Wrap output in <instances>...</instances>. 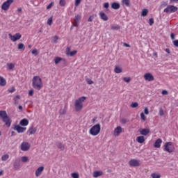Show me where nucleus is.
<instances>
[{
  "instance_id": "nucleus-1",
  "label": "nucleus",
  "mask_w": 178,
  "mask_h": 178,
  "mask_svg": "<svg viewBox=\"0 0 178 178\" xmlns=\"http://www.w3.org/2000/svg\"><path fill=\"white\" fill-rule=\"evenodd\" d=\"M86 99H87V97L86 96H82L75 100L74 104L75 111L81 112V111H83Z\"/></svg>"
},
{
  "instance_id": "nucleus-2",
  "label": "nucleus",
  "mask_w": 178,
  "mask_h": 178,
  "mask_svg": "<svg viewBox=\"0 0 178 178\" xmlns=\"http://www.w3.org/2000/svg\"><path fill=\"white\" fill-rule=\"evenodd\" d=\"M32 86L35 90H40L42 88V79L39 76H33L32 79Z\"/></svg>"
},
{
  "instance_id": "nucleus-3",
  "label": "nucleus",
  "mask_w": 178,
  "mask_h": 178,
  "mask_svg": "<svg viewBox=\"0 0 178 178\" xmlns=\"http://www.w3.org/2000/svg\"><path fill=\"white\" fill-rule=\"evenodd\" d=\"M101 133V124H96L89 130L90 136H98Z\"/></svg>"
},
{
  "instance_id": "nucleus-4",
  "label": "nucleus",
  "mask_w": 178,
  "mask_h": 178,
  "mask_svg": "<svg viewBox=\"0 0 178 178\" xmlns=\"http://www.w3.org/2000/svg\"><path fill=\"white\" fill-rule=\"evenodd\" d=\"M164 151L169 153L173 152V151H175L173 143H172V142L165 143L164 145Z\"/></svg>"
},
{
  "instance_id": "nucleus-5",
  "label": "nucleus",
  "mask_w": 178,
  "mask_h": 178,
  "mask_svg": "<svg viewBox=\"0 0 178 178\" xmlns=\"http://www.w3.org/2000/svg\"><path fill=\"white\" fill-rule=\"evenodd\" d=\"M177 10H178L177 7L175 6L169 5L167 6L166 8L163 10V12L165 13H175V12H177Z\"/></svg>"
},
{
  "instance_id": "nucleus-6",
  "label": "nucleus",
  "mask_w": 178,
  "mask_h": 178,
  "mask_svg": "<svg viewBox=\"0 0 178 178\" xmlns=\"http://www.w3.org/2000/svg\"><path fill=\"white\" fill-rule=\"evenodd\" d=\"M8 37L10 40L13 41V42H16V41H18V40H20V38H22V34H20L19 33H17L15 35L9 33Z\"/></svg>"
},
{
  "instance_id": "nucleus-7",
  "label": "nucleus",
  "mask_w": 178,
  "mask_h": 178,
  "mask_svg": "<svg viewBox=\"0 0 178 178\" xmlns=\"http://www.w3.org/2000/svg\"><path fill=\"white\" fill-rule=\"evenodd\" d=\"M12 3H13V0H7L4 3H3L1 6L2 10H8V9H9Z\"/></svg>"
},
{
  "instance_id": "nucleus-8",
  "label": "nucleus",
  "mask_w": 178,
  "mask_h": 178,
  "mask_svg": "<svg viewBox=\"0 0 178 178\" xmlns=\"http://www.w3.org/2000/svg\"><path fill=\"white\" fill-rule=\"evenodd\" d=\"M30 147L31 145L29 142H22L20 145V149L24 152L29 151V149H30Z\"/></svg>"
},
{
  "instance_id": "nucleus-9",
  "label": "nucleus",
  "mask_w": 178,
  "mask_h": 178,
  "mask_svg": "<svg viewBox=\"0 0 178 178\" xmlns=\"http://www.w3.org/2000/svg\"><path fill=\"white\" fill-rule=\"evenodd\" d=\"M129 166H131L133 168L140 166V160L131 159V160L129 161Z\"/></svg>"
},
{
  "instance_id": "nucleus-10",
  "label": "nucleus",
  "mask_w": 178,
  "mask_h": 178,
  "mask_svg": "<svg viewBox=\"0 0 178 178\" xmlns=\"http://www.w3.org/2000/svg\"><path fill=\"white\" fill-rule=\"evenodd\" d=\"M143 77L146 81H154V75L149 72L145 73Z\"/></svg>"
},
{
  "instance_id": "nucleus-11",
  "label": "nucleus",
  "mask_w": 178,
  "mask_h": 178,
  "mask_svg": "<svg viewBox=\"0 0 178 178\" xmlns=\"http://www.w3.org/2000/svg\"><path fill=\"white\" fill-rule=\"evenodd\" d=\"M13 129L15 130V131H17V133L20 134V133H24V131L27 130V128L21 127L20 125H15Z\"/></svg>"
},
{
  "instance_id": "nucleus-12",
  "label": "nucleus",
  "mask_w": 178,
  "mask_h": 178,
  "mask_svg": "<svg viewBox=\"0 0 178 178\" xmlns=\"http://www.w3.org/2000/svg\"><path fill=\"white\" fill-rule=\"evenodd\" d=\"M3 122L7 127H10V124H12V120H10L9 116L7 115L4 119H3Z\"/></svg>"
},
{
  "instance_id": "nucleus-13",
  "label": "nucleus",
  "mask_w": 178,
  "mask_h": 178,
  "mask_svg": "<svg viewBox=\"0 0 178 178\" xmlns=\"http://www.w3.org/2000/svg\"><path fill=\"white\" fill-rule=\"evenodd\" d=\"M42 172H44V166L39 167L35 172V177H39V176H41Z\"/></svg>"
},
{
  "instance_id": "nucleus-14",
  "label": "nucleus",
  "mask_w": 178,
  "mask_h": 178,
  "mask_svg": "<svg viewBox=\"0 0 178 178\" xmlns=\"http://www.w3.org/2000/svg\"><path fill=\"white\" fill-rule=\"evenodd\" d=\"M120 133H122V127L118 126L114 129V136L115 137H118L120 135Z\"/></svg>"
},
{
  "instance_id": "nucleus-15",
  "label": "nucleus",
  "mask_w": 178,
  "mask_h": 178,
  "mask_svg": "<svg viewBox=\"0 0 178 178\" xmlns=\"http://www.w3.org/2000/svg\"><path fill=\"white\" fill-rule=\"evenodd\" d=\"M76 54H77V51L76 50H74L72 51H70V47L67 48L66 55H67V56H74V55H76Z\"/></svg>"
},
{
  "instance_id": "nucleus-16",
  "label": "nucleus",
  "mask_w": 178,
  "mask_h": 178,
  "mask_svg": "<svg viewBox=\"0 0 178 178\" xmlns=\"http://www.w3.org/2000/svg\"><path fill=\"white\" fill-rule=\"evenodd\" d=\"M161 145H162V139L159 138L155 141V143L154 144V148H161Z\"/></svg>"
},
{
  "instance_id": "nucleus-17",
  "label": "nucleus",
  "mask_w": 178,
  "mask_h": 178,
  "mask_svg": "<svg viewBox=\"0 0 178 178\" xmlns=\"http://www.w3.org/2000/svg\"><path fill=\"white\" fill-rule=\"evenodd\" d=\"M27 132L29 133V136H32L35 133H37V127H30Z\"/></svg>"
},
{
  "instance_id": "nucleus-18",
  "label": "nucleus",
  "mask_w": 178,
  "mask_h": 178,
  "mask_svg": "<svg viewBox=\"0 0 178 178\" xmlns=\"http://www.w3.org/2000/svg\"><path fill=\"white\" fill-rule=\"evenodd\" d=\"M13 166L15 170H19V169H20V161H19V160H15Z\"/></svg>"
},
{
  "instance_id": "nucleus-19",
  "label": "nucleus",
  "mask_w": 178,
  "mask_h": 178,
  "mask_svg": "<svg viewBox=\"0 0 178 178\" xmlns=\"http://www.w3.org/2000/svg\"><path fill=\"white\" fill-rule=\"evenodd\" d=\"M100 18L104 20V22H106V20H108V15H106V14H105V13L101 11L99 13Z\"/></svg>"
},
{
  "instance_id": "nucleus-20",
  "label": "nucleus",
  "mask_w": 178,
  "mask_h": 178,
  "mask_svg": "<svg viewBox=\"0 0 178 178\" xmlns=\"http://www.w3.org/2000/svg\"><path fill=\"white\" fill-rule=\"evenodd\" d=\"M19 124L20 126H24V127L29 126V120L26 118L21 120L19 122Z\"/></svg>"
},
{
  "instance_id": "nucleus-21",
  "label": "nucleus",
  "mask_w": 178,
  "mask_h": 178,
  "mask_svg": "<svg viewBox=\"0 0 178 178\" xmlns=\"http://www.w3.org/2000/svg\"><path fill=\"white\" fill-rule=\"evenodd\" d=\"M111 8L112 9L118 10L120 8V3L118 2H113L111 3Z\"/></svg>"
},
{
  "instance_id": "nucleus-22",
  "label": "nucleus",
  "mask_w": 178,
  "mask_h": 178,
  "mask_svg": "<svg viewBox=\"0 0 178 178\" xmlns=\"http://www.w3.org/2000/svg\"><path fill=\"white\" fill-rule=\"evenodd\" d=\"M0 86L1 87H5V86H6V79L2 76H0Z\"/></svg>"
},
{
  "instance_id": "nucleus-23",
  "label": "nucleus",
  "mask_w": 178,
  "mask_h": 178,
  "mask_svg": "<svg viewBox=\"0 0 178 178\" xmlns=\"http://www.w3.org/2000/svg\"><path fill=\"white\" fill-rule=\"evenodd\" d=\"M102 175H104V172L102 171H95L93 172V177H99L100 176H102Z\"/></svg>"
},
{
  "instance_id": "nucleus-24",
  "label": "nucleus",
  "mask_w": 178,
  "mask_h": 178,
  "mask_svg": "<svg viewBox=\"0 0 178 178\" xmlns=\"http://www.w3.org/2000/svg\"><path fill=\"white\" fill-rule=\"evenodd\" d=\"M140 134L142 136H147V134H149V129H143L140 131Z\"/></svg>"
},
{
  "instance_id": "nucleus-25",
  "label": "nucleus",
  "mask_w": 178,
  "mask_h": 178,
  "mask_svg": "<svg viewBox=\"0 0 178 178\" xmlns=\"http://www.w3.org/2000/svg\"><path fill=\"white\" fill-rule=\"evenodd\" d=\"M62 60H65V59L60 58V57H55L54 58V63L55 65H58V63H60Z\"/></svg>"
},
{
  "instance_id": "nucleus-26",
  "label": "nucleus",
  "mask_w": 178,
  "mask_h": 178,
  "mask_svg": "<svg viewBox=\"0 0 178 178\" xmlns=\"http://www.w3.org/2000/svg\"><path fill=\"white\" fill-rule=\"evenodd\" d=\"M136 141L139 143V144H143V143L145 141V139L144 138V136H138L136 138Z\"/></svg>"
},
{
  "instance_id": "nucleus-27",
  "label": "nucleus",
  "mask_w": 178,
  "mask_h": 178,
  "mask_svg": "<svg viewBox=\"0 0 178 178\" xmlns=\"http://www.w3.org/2000/svg\"><path fill=\"white\" fill-rule=\"evenodd\" d=\"M13 100L15 105H19V102L20 101V95H17L16 97H14Z\"/></svg>"
},
{
  "instance_id": "nucleus-28",
  "label": "nucleus",
  "mask_w": 178,
  "mask_h": 178,
  "mask_svg": "<svg viewBox=\"0 0 178 178\" xmlns=\"http://www.w3.org/2000/svg\"><path fill=\"white\" fill-rule=\"evenodd\" d=\"M8 116V113L5 111H0V118L3 119L6 118Z\"/></svg>"
},
{
  "instance_id": "nucleus-29",
  "label": "nucleus",
  "mask_w": 178,
  "mask_h": 178,
  "mask_svg": "<svg viewBox=\"0 0 178 178\" xmlns=\"http://www.w3.org/2000/svg\"><path fill=\"white\" fill-rule=\"evenodd\" d=\"M7 69L8 70H12L15 69V64L12 63H7Z\"/></svg>"
},
{
  "instance_id": "nucleus-30",
  "label": "nucleus",
  "mask_w": 178,
  "mask_h": 178,
  "mask_svg": "<svg viewBox=\"0 0 178 178\" xmlns=\"http://www.w3.org/2000/svg\"><path fill=\"white\" fill-rule=\"evenodd\" d=\"M9 159V154H5L1 156V161L3 162H6Z\"/></svg>"
},
{
  "instance_id": "nucleus-31",
  "label": "nucleus",
  "mask_w": 178,
  "mask_h": 178,
  "mask_svg": "<svg viewBox=\"0 0 178 178\" xmlns=\"http://www.w3.org/2000/svg\"><path fill=\"white\" fill-rule=\"evenodd\" d=\"M17 48H18V49H19V51H24V49H26V47L24 46V44H23V43H19Z\"/></svg>"
},
{
  "instance_id": "nucleus-32",
  "label": "nucleus",
  "mask_w": 178,
  "mask_h": 178,
  "mask_svg": "<svg viewBox=\"0 0 178 178\" xmlns=\"http://www.w3.org/2000/svg\"><path fill=\"white\" fill-rule=\"evenodd\" d=\"M114 72H115V73L119 74V73H122V72H123V70H122V67H120L119 66H116L114 69Z\"/></svg>"
},
{
  "instance_id": "nucleus-33",
  "label": "nucleus",
  "mask_w": 178,
  "mask_h": 178,
  "mask_svg": "<svg viewBox=\"0 0 178 178\" xmlns=\"http://www.w3.org/2000/svg\"><path fill=\"white\" fill-rule=\"evenodd\" d=\"M148 15V9L147 8H144L143 10H142V13H141V16H147Z\"/></svg>"
},
{
  "instance_id": "nucleus-34",
  "label": "nucleus",
  "mask_w": 178,
  "mask_h": 178,
  "mask_svg": "<svg viewBox=\"0 0 178 178\" xmlns=\"http://www.w3.org/2000/svg\"><path fill=\"white\" fill-rule=\"evenodd\" d=\"M122 5L130 6V0H122Z\"/></svg>"
},
{
  "instance_id": "nucleus-35",
  "label": "nucleus",
  "mask_w": 178,
  "mask_h": 178,
  "mask_svg": "<svg viewBox=\"0 0 178 178\" xmlns=\"http://www.w3.org/2000/svg\"><path fill=\"white\" fill-rule=\"evenodd\" d=\"M151 177H152V178H161V174H159V173H152V174H151Z\"/></svg>"
},
{
  "instance_id": "nucleus-36",
  "label": "nucleus",
  "mask_w": 178,
  "mask_h": 178,
  "mask_svg": "<svg viewBox=\"0 0 178 178\" xmlns=\"http://www.w3.org/2000/svg\"><path fill=\"white\" fill-rule=\"evenodd\" d=\"M57 147H58V148L61 149V151H64V149H65V145H63L62 143H58Z\"/></svg>"
},
{
  "instance_id": "nucleus-37",
  "label": "nucleus",
  "mask_w": 178,
  "mask_h": 178,
  "mask_svg": "<svg viewBox=\"0 0 178 178\" xmlns=\"http://www.w3.org/2000/svg\"><path fill=\"white\" fill-rule=\"evenodd\" d=\"M119 29H120V26L118 24L111 25V30H119Z\"/></svg>"
},
{
  "instance_id": "nucleus-38",
  "label": "nucleus",
  "mask_w": 178,
  "mask_h": 178,
  "mask_svg": "<svg viewBox=\"0 0 178 178\" xmlns=\"http://www.w3.org/2000/svg\"><path fill=\"white\" fill-rule=\"evenodd\" d=\"M21 161L22 162H24V163L29 162V158L26 156H24L21 157Z\"/></svg>"
},
{
  "instance_id": "nucleus-39",
  "label": "nucleus",
  "mask_w": 178,
  "mask_h": 178,
  "mask_svg": "<svg viewBox=\"0 0 178 178\" xmlns=\"http://www.w3.org/2000/svg\"><path fill=\"white\" fill-rule=\"evenodd\" d=\"M31 54L32 55H34V56H37L38 55V50H37V49H33Z\"/></svg>"
},
{
  "instance_id": "nucleus-40",
  "label": "nucleus",
  "mask_w": 178,
  "mask_h": 178,
  "mask_svg": "<svg viewBox=\"0 0 178 178\" xmlns=\"http://www.w3.org/2000/svg\"><path fill=\"white\" fill-rule=\"evenodd\" d=\"M140 119L141 120H143V122H145V120H147V117H145V115H144V113H140Z\"/></svg>"
},
{
  "instance_id": "nucleus-41",
  "label": "nucleus",
  "mask_w": 178,
  "mask_h": 178,
  "mask_svg": "<svg viewBox=\"0 0 178 178\" xmlns=\"http://www.w3.org/2000/svg\"><path fill=\"white\" fill-rule=\"evenodd\" d=\"M71 176L72 178H79V173H77V172L72 173Z\"/></svg>"
},
{
  "instance_id": "nucleus-42",
  "label": "nucleus",
  "mask_w": 178,
  "mask_h": 178,
  "mask_svg": "<svg viewBox=\"0 0 178 178\" xmlns=\"http://www.w3.org/2000/svg\"><path fill=\"white\" fill-rule=\"evenodd\" d=\"M129 121L126 118H122L120 120V123H122V124H126V123H127Z\"/></svg>"
},
{
  "instance_id": "nucleus-43",
  "label": "nucleus",
  "mask_w": 178,
  "mask_h": 178,
  "mask_svg": "<svg viewBox=\"0 0 178 178\" xmlns=\"http://www.w3.org/2000/svg\"><path fill=\"white\" fill-rule=\"evenodd\" d=\"M60 115H65L66 114V109L65 108H61L59 111Z\"/></svg>"
},
{
  "instance_id": "nucleus-44",
  "label": "nucleus",
  "mask_w": 178,
  "mask_h": 178,
  "mask_svg": "<svg viewBox=\"0 0 178 178\" xmlns=\"http://www.w3.org/2000/svg\"><path fill=\"white\" fill-rule=\"evenodd\" d=\"M59 5H60V6H65V5H66V1L65 0H60Z\"/></svg>"
},
{
  "instance_id": "nucleus-45",
  "label": "nucleus",
  "mask_w": 178,
  "mask_h": 178,
  "mask_svg": "<svg viewBox=\"0 0 178 178\" xmlns=\"http://www.w3.org/2000/svg\"><path fill=\"white\" fill-rule=\"evenodd\" d=\"M80 19H81V16L79 15L75 16V18H74L75 23H77L80 20Z\"/></svg>"
},
{
  "instance_id": "nucleus-46",
  "label": "nucleus",
  "mask_w": 178,
  "mask_h": 178,
  "mask_svg": "<svg viewBox=\"0 0 178 178\" xmlns=\"http://www.w3.org/2000/svg\"><path fill=\"white\" fill-rule=\"evenodd\" d=\"M58 40H59V38L57 35L53 37V42H54L55 44L58 42Z\"/></svg>"
},
{
  "instance_id": "nucleus-47",
  "label": "nucleus",
  "mask_w": 178,
  "mask_h": 178,
  "mask_svg": "<svg viewBox=\"0 0 178 178\" xmlns=\"http://www.w3.org/2000/svg\"><path fill=\"white\" fill-rule=\"evenodd\" d=\"M123 80L125 83H130V80H131V79H130V77H124Z\"/></svg>"
},
{
  "instance_id": "nucleus-48",
  "label": "nucleus",
  "mask_w": 178,
  "mask_h": 178,
  "mask_svg": "<svg viewBox=\"0 0 178 178\" xmlns=\"http://www.w3.org/2000/svg\"><path fill=\"white\" fill-rule=\"evenodd\" d=\"M131 106L132 108H137V106H138V103H137V102H134V103H132V104H131Z\"/></svg>"
},
{
  "instance_id": "nucleus-49",
  "label": "nucleus",
  "mask_w": 178,
  "mask_h": 178,
  "mask_svg": "<svg viewBox=\"0 0 178 178\" xmlns=\"http://www.w3.org/2000/svg\"><path fill=\"white\" fill-rule=\"evenodd\" d=\"M163 115H165V113L163 112V109H162V108H159V115L163 116Z\"/></svg>"
},
{
  "instance_id": "nucleus-50",
  "label": "nucleus",
  "mask_w": 178,
  "mask_h": 178,
  "mask_svg": "<svg viewBox=\"0 0 178 178\" xmlns=\"http://www.w3.org/2000/svg\"><path fill=\"white\" fill-rule=\"evenodd\" d=\"M8 92H15L16 91V89H15V87H12L11 88L8 90Z\"/></svg>"
},
{
  "instance_id": "nucleus-51",
  "label": "nucleus",
  "mask_w": 178,
  "mask_h": 178,
  "mask_svg": "<svg viewBox=\"0 0 178 178\" xmlns=\"http://www.w3.org/2000/svg\"><path fill=\"white\" fill-rule=\"evenodd\" d=\"M81 3V0H75V6L77 7Z\"/></svg>"
},
{
  "instance_id": "nucleus-52",
  "label": "nucleus",
  "mask_w": 178,
  "mask_h": 178,
  "mask_svg": "<svg viewBox=\"0 0 178 178\" xmlns=\"http://www.w3.org/2000/svg\"><path fill=\"white\" fill-rule=\"evenodd\" d=\"M54 2L50 3L47 6V10L51 9V8H52V6H54Z\"/></svg>"
},
{
  "instance_id": "nucleus-53",
  "label": "nucleus",
  "mask_w": 178,
  "mask_h": 178,
  "mask_svg": "<svg viewBox=\"0 0 178 178\" xmlns=\"http://www.w3.org/2000/svg\"><path fill=\"white\" fill-rule=\"evenodd\" d=\"M172 44H173V45H174L175 47H177V48H178V40H174V41L172 42Z\"/></svg>"
},
{
  "instance_id": "nucleus-54",
  "label": "nucleus",
  "mask_w": 178,
  "mask_h": 178,
  "mask_svg": "<svg viewBox=\"0 0 178 178\" xmlns=\"http://www.w3.org/2000/svg\"><path fill=\"white\" fill-rule=\"evenodd\" d=\"M33 94H34V90H30L29 91V95H30L31 97H33Z\"/></svg>"
},
{
  "instance_id": "nucleus-55",
  "label": "nucleus",
  "mask_w": 178,
  "mask_h": 178,
  "mask_svg": "<svg viewBox=\"0 0 178 178\" xmlns=\"http://www.w3.org/2000/svg\"><path fill=\"white\" fill-rule=\"evenodd\" d=\"M144 112H145V115H148L149 113V111H148L147 107L145 108Z\"/></svg>"
},
{
  "instance_id": "nucleus-56",
  "label": "nucleus",
  "mask_w": 178,
  "mask_h": 178,
  "mask_svg": "<svg viewBox=\"0 0 178 178\" xmlns=\"http://www.w3.org/2000/svg\"><path fill=\"white\" fill-rule=\"evenodd\" d=\"M161 94L163 95H168V90H162Z\"/></svg>"
},
{
  "instance_id": "nucleus-57",
  "label": "nucleus",
  "mask_w": 178,
  "mask_h": 178,
  "mask_svg": "<svg viewBox=\"0 0 178 178\" xmlns=\"http://www.w3.org/2000/svg\"><path fill=\"white\" fill-rule=\"evenodd\" d=\"M104 8H105L106 9H108V8H109V3H104Z\"/></svg>"
},
{
  "instance_id": "nucleus-58",
  "label": "nucleus",
  "mask_w": 178,
  "mask_h": 178,
  "mask_svg": "<svg viewBox=\"0 0 178 178\" xmlns=\"http://www.w3.org/2000/svg\"><path fill=\"white\" fill-rule=\"evenodd\" d=\"M87 83L88 84H90V85L94 84V81H92V80L91 79H87Z\"/></svg>"
},
{
  "instance_id": "nucleus-59",
  "label": "nucleus",
  "mask_w": 178,
  "mask_h": 178,
  "mask_svg": "<svg viewBox=\"0 0 178 178\" xmlns=\"http://www.w3.org/2000/svg\"><path fill=\"white\" fill-rule=\"evenodd\" d=\"M93 19H94V15H92L88 18V22H92Z\"/></svg>"
},
{
  "instance_id": "nucleus-60",
  "label": "nucleus",
  "mask_w": 178,
  "mask_h": 178,
  "mask_svg": "<svg viewBox=\"0 0 178 178\" xmlns=\"http://www.w3.org/2000/svg\"><path fill=\"white\" fill-rule=\"evenodd\" d=\"M170 3H177L178 0H170Z\"/></svg>"
},
{
  "instance_id": "nucleus-61",
  "label": "nucleus",
  "mask_w": 178,
  "mask_h": 178,
  "mask_svg": "<svg viewBox=\"0 0 178 178\" xmlns=\"http://www.w3.org/2000/svg\"><path fill=\"white\" fill-rule=\"evenodd\" d=\"M78 26V24H72V26H71V30L73 29V27H77Z\"/></svg>"
},
{
  "instance_id": "nucleus-62",
  "label": "nucleus",
  "mask_w": 178,
  "mask_h": 178,
  "mask_svg": "<svg viewBox=\"0 0 178 178\" xmlns=\"http://www.w3.org/2000/svg\"><path fill=\"white\" fill-rule=\"evenodd\" d=\"M47 23H52V17L48 19Z\"/></svg>"
},
{
  "instance_id": "nucleus-63",
  "label": "nucleus",
  "mask_w": 178,
  "mask_h": 178,
  "mask_svg": "<svg viewBox=\"0 0 178 178\" xmlns=\"http://www.w3.org/2000/svg\"><path fill=\"white\" fill-rule=\"evenodd\" d=\"M124 47H126L127 48H130V44L127 43H124Z\"/></svg>"
},
{
  "instance_id": "nucleus-64",
  "label": "nucleus",
  "mask_w": 178,
  "mask_h": 178,
  "mask_svg": "<svg viewBox=\"0 0 178 178\" xmlns=\"http://www.w3.org/2000/svg\"><path fill=\"white\" fill-rule=\"evenodd\" d=\"M170 38H171L172 40H175V34H174V33H171Z\"/></svg>"
}]
</instances>
